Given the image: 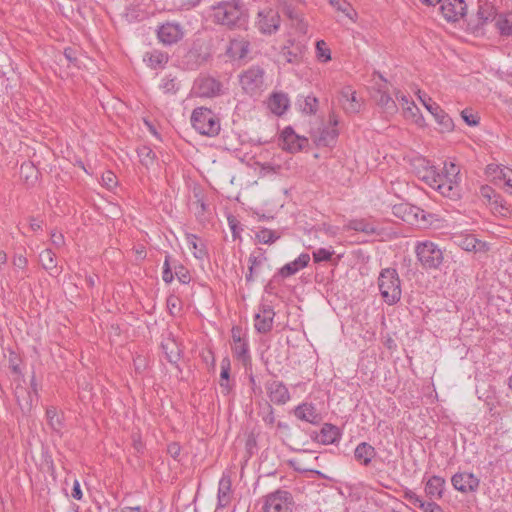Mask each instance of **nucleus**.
<instances>
[{
    "mask_svg": "<svg viewBox=\"0 0 512 512\" xmlns=\"http://www.w3.org/2000/svg\"><path fill=\"white\" fill-rule=\"evenodd\" d=\"M275 312L269 305H262L254 317V327L259 333H267L273 327Z\"/></svg>",
    "mask_w": 512,
    "mask_h": 512,
    "instance_id": "nucleus-13",
    "label": "nucleus"
},
{
    "mask_svg": "<svg viewBox=\"0 0 512 512\" xmlns=\"http://www.w3.org/2000/svg\"><path fill=\"white\" fill-rule=\"evenodd\" d=\"M184 33L182 27L177 23L167 22L157 30V36L164 45H172L182 39Z\"/></svg>",
    "mask_w": 512,
    "mask_h": 512,
    "instance_id": "nucleus-9",
    "label": "nucleus"
},
{
    "mask_svg": "<svg viewBox=\"0 0 512 512\" xmlns=\"http://www.w3.org/2000/svg\"><path fill=\"white\" fill-rule=\"evenodd\" d=\"M348 228L358 232H363L365 234H374L377 230L373 223L365 219H356L350 221Z\"/></svg>",
    "mask_w": 512,
    "mask_h": 512,
    "instance_id": "nucleus-34",
    "label": "nucleus"
},
{
    "mask_svg": "<svg viewBox=\"0 0 512 512\" xmlns=\"http://www.w3.org/2000/svg\"><path fill=\"white\" fill-rule=\"evenodd\" d=\"M404 499L407 500L411 505L421 509L423 504L425 503L424 500L420 496H418L416 493H414L411 490H407L404 492Z\"/></svg>",
    "mask_w": 512,
    "mask_h": 512,
    "instance_id": "nucleus-49",
    "label": "nucleus"
},
{
    "mask_svg": "<svg viewBox=\"0 0 512 512\" xmlns=\"http://www.w3.org/2000/svg\"><path fill=\"white\" fill-rule=\"evenodd\" d=\"M138 156L140 158V162L146 166L149 167L153 164L155 153L153 150L148 146H141L137 149Z\"/></svg>",
    "mask_w": 512,
    "mask_h": 512,
    "instance_id": "nucleus-40",
    "label": "nucleus"
},
{
    "mask_svg": "<svg viewBox=\"0 0 512 512\" xmlns=\"http://www.w3.org/2000/svg\"><path fill=\"white\" fill-rule=\"evenodd\" d=\"M231 479L229 476H222L219 481V487H218V508H225L227 507L231 502Z\"/></svg>",
    "mask_w": 512,
    "mask_h": 512,
    "instance_id": "nucleus-23",
    "label": "nucleus"
},
{
    "mask_svg": "<svg viewBox=\"0 0 512 512\" xmlns=\"http://www.w3.org/2000/svg\"><path fill=\"white\" fill-rule=\"evenodd\" d=\"M167 306L172 314L175 311H179V299L177 297L171 296L167 299Z\"/></svg>",
    "mask_w": 512,
    "mask_h": 512,
    "instance_id": "nucleus-56",
    "label": "nucleus"
},
{
    "mask_svg": "<svg viewBox=\"0 0 512 512\" xmlns=\"http://www.w3.org/2000/svg\"><path fill=\"white\" fill-rule=\"evenodd\" d=\"M255 238L259 243L272 244L280 238V235L274 230L262 228L256 233Z\"/></svg>",
    "mask_w": 512,
    "mask_h": 512,
    "instance_id": "nucleus-37",
    "label": "nucleus"
},
{
    "mask_svg": "<svg viewBox=\"0 0 512 512\" xmlns=\"http://www.w3.org/2000/svg\"><path fill=\"white\" fill-rule=\"evenodd\" d=\"M317 58L322 62L331 60V51L324 40H319L316 43Z\"/></svg>",
    "mask_w": 512,
    "mask_h": 512,
    "instance_id": "nucleus-43",
    "label": "nucleus"
},
{
    "mask_svg": "<svg viewBox=\"0 0 512 512\" xmlns=\"http://www.w3.org/2000/svg\"><path fill=\"white\" fill-rule=\"evenodd\" d=\"M215 22L229 28L243 27L247 23V17L243 4L240 1L221 2L213 7Z\"/></svg>",
    "mask_w": 512,
    "mask_h": 512,
    "instance_id": "nucleus-2",
    "label": "nucleus"
},
{
    "mask_svg": "<svg viewBox=\"0 0 512 512\" xmlns=\"http://www.w3.org/2000/svg\"><path fill=\"white\" fill-rule=\"evenodd\" d=\"M453 487L463 493L474 492L479 487V479L472 473L461 472L453 475L451 479Z\"/></svg>",
    "mask_w": 512,
    "mask_h": 512,
    "instance_id": "nucleus-12",
    "label": "nucleus"
},
{
    "mask_svg": "<svg viewBox=\"0 0 512 512\" xmlns=\"http://www.w3.org/2000/svg\"><path fill=\"white\" fill-rule=\"evenodd\" d=\"M378 286L383 300L393 305L401 298V284L395 269H383L378 278Z\"/></svg>",
    "mask_w": 512,
    "mask_h": 512,
    "instance_id": "nucleus-4",
    "label": "nucleus"
},
{
    "mask_svg": "<svg viewBox=\"0 0 512 512\" xmlns=\"http://www.w3.org/2000/svg\"><path fill=\"white\" fill-rule=\"evenodd\" d=\"M496 19V10L493 5L489 3L481 4L476 14V23L472 25L473 30L478 31L484 27L488 22Z\"/></svg>",
    "mask_w": 512,
    "mask_h": 512,
    "instance_id": "nucleus-17",
    "label": "nucleus"
},
{
    "mask_svg": "<svg viewBox=\"0 0 512 512\" xmlns=\"http://www.w3.org/2000/svg\"><path fill=\"white\" fill-rule=\"evenodd\" d=\"M232 349L238 358L245 359L248 356V345L245 340L237 338L236 342L233 343Z\"/></svg>",
    "mask_w": 512,
    "mask_h": 512,
    "instance_id": "nucleus-44",
    "label": "nucleus"
},
{
    "mask_svg": "<svg viewBox=\"0 0 512 512\" xmlns=\"http://www.w3.org/2000/svg\"><path fill=\"white\" fill-rule=\"evenodd\" d=\"M310 261V255L302 253L294 261L285 264L280 270L279 274L283 277H289L296 274L299 270L305 268Z\"/></svg>",
    "mask_w": 512,
    "mask_h": 512,
    "instance_id": "nucleus-20",
    "label": "nucleus"
},
{
    "mask_svg": "<svg viewBox=\"0 0 512 512\" xmlns=\"http://www.w3.org/2000/svg\"><path fill=\"white\" fill-rule=\"evenodd\" d=\"M461 116L469 126H475L479 123L478 117L471 113L469 114L467 110H463Z\"/></svg>",
    "mask_w": 512,
    "mask_h": 512,
    "instance_id": "nucleus-52",
    "label": "nucleus"
},
{
    "mask_svg": "<svg viewBox=\"0 0 512 512\" xmlns=\"http://www.w3.org/2000/svg\"><path fill=\"white\" fill-rule=\"evenodd\" d=\"M121 512H143V510L137 506V507H125L121 510Z\"/></svg>",
    "mask_w": 512,
    "mask_h": 512,
    "instance_id": "nucleus-64",
    "label": "nucleus"
},
{
    "mask_svg": "<svg viewBox=\"0 0 512 512\" xmlns=\"http://www.w3.org/2000/svg\"><path fill=\"white\" fill-rule=\"evenodd\" d=\"M495 25L502 36H512V12L498 15Z\"/></svg>",
    "mask_w": 512,
    "mask_h": 512,
    "instance_id": "nucleus-30",
    "label": "nucleus"
},
{
    "mask_svg": "<svg viewBox=\"0 0 512 512\" xmlns=\"http://www.w3.org/2000/svg\"><path fill=\"white\" fill-rule=\"evenodd\" d=\"M436 122L442 127L443 131H451L454 127L453 120L445 113L441 107L433 113Z\"/></svg>",
    "mask_w": 512,
    "mask_h": 512,
    "instance_id": "nucleus-39",
    "label": "nucleus"
},
{
    "mask_svg": "<svg viewBox=\"0 0 512 512\" xmlns=\"http://www.w3.org/2000/svg\"><path fill=\"white\" fill-rule=\"evenodd\" d=\"M170 256L165 257L164 266H163V275L162 278L166 283H170L173 280V273L169 264Z\"/></svg>",
    "mask_w": 512,
    "mask_h": 512,
    "instance_id": "nucleus-51",
    "label": "nucleus"
},
{
    "mask_svg": "<svg viewBox=\"0 0 512 512\" xmlns=\"http://www.w3.org/2000/svg\"><path fill=\"white\" fill-rule=\"evenodd\" d=\"M459 245L462 249L466 251H475L478 249V246L481 245V242L476 239L473 235H465L460 237Z\"/></svg>",
    "mask_w": 512,
    "mask_h": 512,
    "instance_id": "nucleus-41",
    "label": "nucleus"
},
{
    "mask_svg": "<svg viewBox=\"0 0 512 512\" xmlns=\"http://www.w3.org/2000/svg\"><path fill=\"white\" fill-rule=\"evenodd\" d=\"M420 510L423 512H444L435 502H425Z\"/></svg>",
    "mask_w": 512,
    "mask_h": 512,
    "instance_id": "nucleus-54",
    "label": "nucleus"
},
{
    "mask_svg": "<svg viewBox=\"0 0 512 512\" xmlns=\"http://www.w3.org/2000/svg\"><path fill=\"white\" fill-rule=\"evenodd\" d=\"M334 254L333 250L326 249V248H319L315 250L312 254L313 260L315 263H320L323 261H329Z\"/></svg>",
    "mask_w": 512,
    "mask_h": 512,
    "instance_id": "nucleus-46",
    "label": "nucleus"
},
{
    "mask_svg": "<svg viewBox=\"0 0 512 512\" xmlns=\"http://www.w3.org/2000/svg\"><path fill=\"white\" fill-rule=\"evenodd\" d=\"M229 376H230V362L228 359H224L221 362V374H220V388L224 395H228L231 391V386L229 384Z\"/></svg>",
    "mask_w": 512,
    "mask_h": 512,
    "instance_id": "nucleus-33",
    "label": "nucleus"
},
{
    "mask_svg": "<svg viewBox=\"0 0 512 512\" xmlns=\"http://www.w3.org/2000/svg\"><path fill=\"white\" fill-rule=\"evenodd\" d=\"M398 210H404L405 212L407 210H409L408 214H407V217H403V220L404 221H410V215L413 214V216L415 217L416 221H419V219L421 221H425L426 218H425V214H424V211L420 210L419 208L417 207H407V206H400L397 208Z\"/></svg>",
    "mask_w": 512,
    "mask_h": 512,
    "instance_id": "nucleus-45",
    "label": "nucleus"
},
{
    "mask_svg": "<svg viewBox=\"0 0 512 512\" xmlns=\"http://www.w3.org/2000/svg\"><path fill=\"white\" fill-rule=\"evenodd\" d=\"M143 60L150 68L157 69L165 66L169 60V56L165 52L153 50L151 52H147L144 55Z\"/></svg>",
    "mask_w": 512,
    "mask_h": 512,
    "instance_id": "nucleus-25",
    "label": "nucleus"
},
{
    "mask_svg": "<svg viewBox=\"0 0 512 512\" xmlns=\"http://www.w3.org/2000/svg\"><path fill=\"white\" fill-rule=\"evenodd\" d=\"M268 397L275 404H285L290 400L287 387L280 381L273 380L266 383Z\"/></svg>",
    "mask_w": 512,
    "mask_h": 512,
    "instance_id": "nucleus-15",
    "label": "nucleus"
},
{
    "mask_svg": "<svg viewBox=\"0 0 512 512\" xmlns=\"http://www.w3.org/2000/svg\"><path fill=\"white\" fill-rule=\"evenodd\" d=\"M281 23L279 11L275 8L266 6L259 10L257 14L256 27L262 34H274L278 31Z\"/></svg>",
    "mask_w": 512,
    "mask_h": 512,
    "instance_id": "nucleus-7",
    "label": "nucleus"
},
{
    "mask_svg": "<svg viewBox=\"0 0 512 512\" xmlns=\"http://www.w3.org/2000/svg\"><path fill=\"white\" fill-rule=\"evenodd\" d=\"M306 143L307 139L296 135L290 127L285 128L282 132V148L285 150L296 152L301 150Z\"/></svg>",
    "mask_w": 512,
    "mask_h": 512,
    "instance_id": "nucleus-16",
    "label": "nucleus"
},
{
    "mask_svg": "<svg viewBox=\"0 0 512 512\" xmlns=\"http://www.w3.org/2000/svg\"><path fill=\"white\" fill-rule=\"evenodd\" d=\"M161 346L169 362L176 363L180 359L181 350L174 338L167 337Z\"/></svg>",
    "mask_w": 512,
    "mask_h": 512,
    "instance_id": "nucleus-26",
    "label": "nucleus"
},
{
    "mask_svg": "<svg viewBox=\"0 0 512 512\" xmlns=\"http://www.w3.org/2000/svg\"><path fill=\"white\" fill-rule=\"evenodd\" d=\"M160 89L165 94H175L176 91L178 90V83L176 81V78L171 76L164 77L160 84Z\"/></svg>",
    "mask_w": 512,
    "mask_h": 512,
    "instance_id": "nucleus-42",
    "label": "nucleus"
},
{
    "mask_svg": "<svg viewBox=\"0 0 512 512\" xmlns=\"http://www.w3.org/2000/svg\"><path fill=\"white\" fill-rule=\"evenodd\" d=\"M294 505L291 493L285 490H276L265 497L264 512H292Z\"/></svg>",
    "mask_w": 512,
    "mask_h": 512,
    "instance_id": "nucleus-6",
    "label": "nucleus"
},
{
    "mask_svg": "<svg viewBox=\"0 0 512 512\" xmlns=\"http://www.w3.org/2000/svg\"><path fill=\"white\" fill-rule=\"evenodd\" d=\"M295 416L305 422L310 424H319L321 421V416L317 413L316 408L312 404L303 403L298 405L295 408Z\"/></svg>",
    "mask_w": 512,
    "mask_h": 512,
    "instance_id": "nucleus-19",
    "label": "nucleus"
},
{
    "mask_svg": "<svg viewBox=\"0 0 512 512\" xmlns=\"http://www.w3.org/2000/svg\"><path fill=\"white\" fill-rule=\"evenodd\" d=\"M193 128L200 134L214 137L219 134L221 126L217 115L210 109L198 107L191 115Z\"/></svg>",
    "mask_w": 512,
    "mask_h": 512,
    "instance_id": "nucleus-3",
    "label": "nucleus"
},
{
    "mask_svg": "<svg viewBox=\"0 0 512 512\" xmlns=\"http://www.w3.org/2000/svg\"><path fill=\"white\" fill-rule=\"evenodd\" d=\"M339 102L347 114H356L362 108V101L350 87H344L340 92Z\"/></svg>",
    "mask_w": 512,
    "mask_h": 512,
    "instance_id": "nucleus-14",
    "label": "nucleus"
},
{
    "mask_svg": "<svg viewBox=\"0 0 512 512\" xmlns=\"http://www.w3.org/2000/svg\"><path fill=\"white\" fill-rule=\"evenodd\" d=\"M264 261H266L265 251L261 248L251 253L248 259L249 264L255 266L256 269L262 265Z\"/></svg>",
    "mask_w": 512,
    "mask_h": 512,
    "instance_id": "nucleus-47",
    "label": "nucleus"
},
{
    "mask_svg": "<svg viewBox=\"0 0 512 512\" xmlns=\"http://www.w3.org/2000/svg\"><path fill=\"white\" fill-rule=\"evenodd\" d=\"M354 455L357 461L364 466H367L376 455V452L373 446L366 442H362L356 447Z\"/></svg>",
    "mask_w": 512,
    "mask_h": 512,
    "instance_id": "nucleus-27",
    "label": "nucleus"
},
{
    "mask_svg": "<svg viewBox=\"0 0 512 512\" xmlns=\"http://www.w3.org/2000/svg\"><path fill=\"white\" fill-rule=\"evenodd\" d=\"M51 241L52 244L56 247H61L65 243L63 234L57 231L51 232Z\"/></svg>",
    "mask_w": 512,
    "mask_h": 512,
    "instance_id": "nucleus-53",
    "label": "nucleus"
},
{
    "mask_svg": "<svg viewBox=\"0 0 512 512\" xmlns=\"http://www.w3.org/2000/svg\"><path fill=\"white\" fill-rule=\"evenodd\" d=\"M329 123L333 127H336L338 125V123H339L338 116L334 112L329 114Z\"/></svg>",
    "mask_w": 512,
    "mask_h": 512,
    "instance_id": "nucleus-63",
    "label": "nucleus"
},
{
    "mask_svg": "<svg viewBox=\"0 0 512 512\" xmlns=\"http://www.w3.org/2000/svg\"><path fill=\"white\" fill-rule=\"evenodd\" d=\"M187 248L192 252L195 258L202 259L205 255L204 244L194 234H186L185 236Z\"/></svg>",
    "mask_w": 512,
    "mask_h": 512,
    "instance_id": "nucleus-29",
    "label": "nucleus"
},
{
    "mask_svg": "<svg viewBox=\"0 0 512 512\" xmlns=\"http://www.w3.org/2000/svg\"><path fill=\"white\" fill-rule=\"evenodd\" d=\"M237 338L239 340H244L242 337H241V329L239 327H233L232 328V339H233V343L236 342Z\"/></svg>",
    "mask_w": 512,
    "mask_h": 512,
    "instance_id": "nucleus-62",
    "label": "nucleus"
},
{
    "mask_svg": "<svg viewBox=\"0 0 512 512\" xmlns=\"http://www.w3.org/2000/svg\"><path fill=\"white\" fill-rule=\"evenodd\" d=\"M13 266L18 269H24L27 266V259L23 255H17L13 258Z\"/></svg>",
    "mask_w": 512,
    "mask_h": 512,
    "instance_id": "nucleus-55",
    "label": "nucleus"
},
{
    "mask_svg": "<svg viewBox=\"0 0 512 512\" xmlns=\"http://www.w3.org/2000/svg\"><path fill=\"white\" fill-rule=\"evenodd\" d=\"M331 6L341 12L348 19L355 21L357 13L352 5L346 0H327Z\"/></svg>",
    "mask_w": 512,
    "mask_h": 512,
    "instance_id": "nucleus-32",
    "label": "nucleus"
},
{
    "mask_svg": "<svg viewBox=\"0 0 512 512\" xmlns=\"http://www.w3.org/2000/svg\"><path fill=\"white\" fill-rule=\"evenodd\" d=\"M290 105L287 94L282 92L273 93L268 102L270 110L278 116L283 115Z\"/></svg>",
    "mask_w": 512,
    "mask_h": 512,
    "instance_id": "nucleus-22",
    "label": "nucleus"
},
{
    "mask_svg": "<svg viewBox=\"0 0 512 512\" xmlns=\"http://www.w3.org/2000/svg\"><path fill=\"white\" fill-rule=\"evenodd\" d=\"M401 103L405 117L413 119L416 123L420 120L419 109L413 101L406 95L396 96Z\"/></svg>",
    "mask_w": 512,
    "mask_h": 512,
    "instance_id": "nucleus-28",
    "label": "nucleus"
},
{
    "mask_svg": "<svg viewBox=\"0 0 512 512\" xmlns=\"http://www.w3.org/2000/svg\"><path fill=\"white\" fill-rule=\"evenodd\" d=\"M299 108L305 114H315L318 110V99L312 95H308L304 97L303 100H299Z\"/></svg>",
    "mask_w": 512,
    "mask_h": 512,
    "instance_id": "nucleus-36",
    "label": "nucleus"
},
{
    "mask_svg": "<svg viewBox=\"0 0 512 512\" xmlns=\"http://www.w3.org/2000/svg\"><path fill=\"white\" fill-rule=\"evenodd\" d=\"M72 497L76 500H81L82 499V491H81V488H80V483L77 479L74 480L73 482V489H72Z\"/></svg>",
    "mask_w": 512,
    "mask_h": 512,
    "instance_id": "nucleus-58",
    "label": "nucleus"
},
{
    "mask_svg": "<svg viewBox=\"0 0 512 512\" xmlns=\"http://www.w3.org/2000/svg\"><path fill=\"white\" fill-rule=\"evenodd\" d=\"M445 479L440 476H432L426 483L425 493L430 498L440 499L443 496Z\"/></svg>",
    "mask_w": 512,
    "mask_h": 512,
    "instance_id": "nucleus-24",
    "label": "nucleus"
},
{
    "mask_svg": "<svg viewBox=\"0 0 512 512\" xmlns=\"http://www.w3.org/2000/svg\"><path fill=\"white\" fill-rule=\"evenodd\" d=\"M193 91L199 97H215L221 92V84L214 78L201 77L196 80Z\"/></svg>",
    "mask_w": 512,
    "mask_h": 512,
    "instance_id": "nucleus-10",
    "label": "nucleus"
},
{
    "mask_svg": "<svg viewBox=\"0 0 512 512\" xmlns=\"http://www.w3.org/2000/svg\"><path fill=\"white\" fill-rule=\"evenodd\" d=\"M102 184L108 189L114 188L117 185L116 175L111 171L105 172L102 175Z\"/></svg>",
    "mask_w": 512,
    "mask_h": 512,
    "instance_id": "nucleus-50",
    "label": "nucleus"
},
{
    "mask_svg": "<svg viewBox=\"0 0 512 512\" xmlns=\"http://www.w3.org/2000/svg\"><path fill=\"white\" fill-rule=\"evenodd\" d=\"M417 175L428 186L438 191L442 196L458 199L461 193L460 168L453 162H444L439 171L430 166L425 159H418Z\"/></svg>",
    "mask_w": 512,
    "mask_h": 512,
    "instance_id": "nucleus-1",
    "label": "nucleus"
},
{
    "mask_svg": "<svg viewBox=\"0 0 512 512\" xmlns=\"http://www.w3.org/2000/svg\"><path fill=\"white\" fill-rule=\"evenodd\" d=\"M418 98L419 100L421 101V103L423 104V106L433 115V113H435L436 111H438V109L440 108V106L434 102L432 100L431 97H429L428 95L426 94H421L419 92L418 94Z\"/></svg>",
    "mask_w": 512,
    "mask_h": 512,
    "instance_id": "nucleus-48",
    "label": "nucleus"
},
{
    "mask_svg": "<svg viewBox=\"0 0 512 512\" xmlns=\"http://www.w3.org/2000/svg\"><path fill=\"white\" fill-rule=\"evenodd\" d=\"M415 253L425 269H437L443 262L442 250L431 241L418 242Z\"/></svg>",
    "mask_w": 512,
    "mask_h": 512,
    "instance_id": "nucleus-5",
    "label": "nucleus"
},
{
    "mask_svg": "<svg viewBox=\"0 0 512 512\" xmlns=\"http://www.w3.org/2000/svg\"><path fill=\"white\" fill-rule=\"evenodd\" d=\"M228 51L235 57L244 58L249 52V42L245 39H232Z\"/></svg>",
    "mask_w": 512,
    "mask_h": 512,
    "instance_id": "nucleus-31",
    "label": "nucleus"
},
{
    "mask_svg": "<svg viewBox=\"0 0 512 512\" xmlns=\"http://www.w3.org/2000/svg\"><path fill=\"white\" fill-rule=\"evenodd\" d=\"M167 451L174 459H177V457L180 455L181 448L179 444L171 443L168 445Z\"/></svg>",
    "mask_w": 512,
    "mask_h": 512,
    "instance_id": "nucleus-59",
    "label": "nucleus"
},
{
    "mask_svg": "<svg viewBox=\"0 0 512 512\" xmlns=\"http://www.w3.org/2000/svg\"><path fill=\"white\" fill-rule=\"evenodd\" d=\"M39 260L42 267L45 270L56 269L57 263L55 260V254L51 249H45L39 254Z\"/></svg>",
    "mask_w": 512,
    "mask_h": 512,
    "instance_id": "nucleus-38",
    "label": "nucleus"
},
{
    "mask_svg": "<svg viewBox=\"0 0 512 512\" xmlns=\"http://www.w3.org/2000/svg\"><path fill=\"white\" fill-rule=\"evenodd\" d=\"M175 274L182 283H188L190 281V275L182 266L179 267V270H176Z\"/></svg>",
    "mask_w": 512,
    "mask_h": 512,
    "instance_id": "nucleus-57",
    "label": "nucleus"
},
{
    "mask_svg": "<svg viewBox=\"0 0 512 512\" xmlns=\"http://www.w3.org/2000/svg\"><path fill=\"white\" fill-rule=\"evenodd\" d=\"M341 437L339 429L332 424H324L320 432L316 434L315 440L323 445L337 442Z\"/></svg>",
    "mask_w": 512,
    "mask_h": 512,
    "instance_id": "nucleus-21",
    "label": "nucleus"
},
{
    "mask_svg": "<svg viewBox=\"0 0 512 512\" xmlns=\"http://www.w3.org/2000/svg\"><path fill=\"white\" fill-rule=\"evenodd\" d=\"M249 382H250L251 389H252L254 394H258V395L262 394V388H261V386L256 384V380H255L254 375L251 374L249 376Z\"/></svg>",
    "mask_w": 512,
    "mask_h": 512,
    "instance_id": "nucleus-60",
    "label": "nucleus"
},
{
    "mask_svg": "<svg viewBox=\"0 0 512 512\" xmlns=\"http://www.w3.org/2000/svg\"><path fill=\"white\" fill-rule=\"evenodd\" d=\"M377 105L389 115L394 114L397 111V105L395 100L388 94L383 88H378L372 95Z\"/></svg>",
    "mask_w": 512,
    "mask_h": 512,
    "instance_id": "nucleus-18",
    "label": "nucleus"
},
{
    "mask_svg": "<svg viewBox=\"0 0 512 512\" xmlns=\"http://www.w3.org/2000/svg\"><path fill=\"white\" fill-rule=\"evenodd\" d=\"M239 81L247 94L256 95L264 85V70L260 67H251L240 75Z\"/></svg>",
    "mask_w": 512,
    "mask_h": 512,
    "instance_id": "nucleus-8",
    "label": "nucleus"
},
{
    "mask_svg": "<svg viewBox=\"0 0 512 512\" xmlns=\"http://www.w3.org/2000/svg\"><path fill=\"white\" fill-rule=\"evenodd\" d=\"M42 221L35 218H30V228L32 231H38L42 229Z\"/></svg>",
    "mask_w": 512,
    "mask_h": 512,
    "instance_id": "nucleus-61",
    "label": "nucleus"
},
{
    "mask_svg": "<svg viewBox=\"0 0 512 512\" xmlns=\"http://www.w3.org/2000/svg\"><path fill=\"white\" fill-rule=\"evenodd\" d=\"M440 11L443 17L450 22L459 20L466 10L463 0H441Z\"/></svg>",
    "mask_w": 512,
    "mask_h": 512,
    "instance_id": "nucleus-11",
    "label": "nucleus"
},
{
    "mask_svg": "<svg viewBox=\"0 0 512 512\" xmlns=\"http://www.w3.org/2000/svg\"><path fill=\"white\" fill-rule=\"evenodd\" d=\"M46 417L49 426L52 430L57 433H60L63 428V420L62 417L58 414L55 407H49L46 410Z\"/></svg>",
    "mask_w": 512,
    "mask_h": 512,
    "instance_id": "nucleus-35",
    "label": "nucleus"
}]
</instances>
